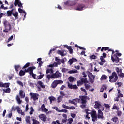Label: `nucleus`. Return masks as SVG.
Returning a JSON list of instances; mask_svg holds the SVG:
<instances>
[{"label":"nucleus","mask_w":124,"mask_h":124,"mask_svg":"<svg viewBox=\"0 0 124 124\" xmlns=\"http://www.w3.org/2000/svg\"><path fill=\"white\" fill-rule=\"evenodd\" d=\"M88 76L89 78H91L92 77H93L94 76L93 75V74H92V73L89 72L88 73Z\"/></svg>","instance_id":"nucleus-52"},{"label":"nucleus","mask_w":124,"mask_h":124,"mask_svg":"<svg viewBox=\"0 0 124 124\" xmlns=\"http://www.w3.org/2000/svg\"><path fill=\"white\" fill-rule=\"evenodd\" d=\"M67 84H68V87L69 89H73V90H78V86L75 85H73L72 84H70V82L69 81H68L67 82Z\"/></svg>","instance_id":"nucleus-10"},{"label":"nucleus","mask_w":124,"mask_h":124,"mask_svg":"<svg viewBox=\"0 0 124 124\" xmlns=\"http://www.w3.org/2000/svg\"><path fill=\"white\" fill-rule=\"evenodd\" d=\"M68 73L70 74H73L74 73H78V71L76 70H71L68 71Z\"/></svg>","instance_id":"nucleus-31"},{"label":"nucleus","mask_w":124,"mask_h":124,"mask_svg":"<svg viewBox=\"0 0 124 124\" xmlns=\"http://www.w3.org/2000/svg\"><path fill=\"white\" fill-rule=\"evenodd\" d=\"M9 87V83H4V88H8Z\"/></svg>","instance_id":"nucleus-60"},{"label":"nucleus","mask_w":124,"mask_h":124,"mask_svg":"<svg viewBox=\"0 0 124 124\" xmlns=\"http://www.w3.org/2000/svg\"><path fill=\"white\" fill-rule=\"evenodd\" d=\"M30 64H31V63H30V62L27 63L22 67V69H24V68H27V67H29V66H30Z\"/></svg>","instance_id":"nucleus-44"},{"label":"nucleus","mask_w":124,"mask_h":124,"mask_svg":"<svg viewBox=\"0 0 124 124\" xmlns=\"http://www.w3.org/2000/svg\"><path fill=\"white\" fill-rule=\"evenodd\" d=\"M3 93H10V92H11V90L10 88H8L6 89H3Z\"/></svg>","instance_id":"nucleus-27"},{"label":"nucleus","mask_w":124,"mask_h":124,"mask_svg":"<svg viewBox=\"0 0 124 124\" xmlns=\"http://www.w3.org/2000/svg\"><path fill=\"white\" fill-rule=\"evenodd\" d=\"M90 60H96V59H97V56L93 54L90 56Z\"/></svg>","instance_id":"nucleus-32"},{"label":"nucleus","mask_w":124,"mask_h":124,"mask_svg":"<svg viewBox=\"0 0 124 124\" xmlns=\"http://www.w3.org/2000/svg\"><path fill=\"white\" fill-rule=\"evenodd\" d=\"M95 79V76L92 77L91 78H89V82L91 83V84H93L94 83V79Z\"/></svg>","instance_id":"nucleus-21"},{"label":"nucleus","mask_w":124,"mask_h":124,"mask_svg":"<svg viewBox=\"0 0 124 124\" xmlns=\"http://www.w3.org/2000/svg\"><path fill=\"white\" fill-rule=\"evenodd\" d=\"M80 90L82 92H84V93H85V95H87L88 94V93L87 92V90H86V89H85V88L81 87L80 88Z\"/></svg>","instance_id":"nucleus-43"},{"label":"nucleus","mask_w":124,"mask_h":124,"mask_svg":"<svg viewBox=\"0 0 124 124\" xmlns=\"http://www.w3.org/2000/svg\"><path fill=\"white\" fill-rule=\"evenodd\" d=\"M60 96H61L62 97H63V98L64 97V96H65V93H64V91H60Z\"/></svg>","instance_id":"nucleus-33"},{"label":"nucleus","mask_w":124,"mask_h":124,"mask_svg":"<svg viewBox=\"0 0 124 124\" xmlns=\"http://www.w3.org/2000/svg\"><path fill=\"white\" fill-rule=\"evenodd\" d=\"M19 95L21 98H25V96H26V94L24 93V91L22 90L19 91Z\"/></svg>","instance_id":"nucleus-19"},{"label":"nucleus","mask_w":124,"mask_h":124,"mask_svg":"<svg viewBox=\"0 0 124 124\" xmlns=\"http://www.w3.org/2000/svg\"><path fill=\"white\" fill-rule=\"evenodd\" d=\"M60 77H62V74L59 71H57L55 73L52 74L51 76V78H53V79H58Z\"/></svg>","instance_id":"nucleus-9"},{"label":"nucleus","mask_w":124,"mask_h":124,"mask_svg":"<svg viewBox=\"0 0 124 124\" xmlns=\"http://www.w3.org/2000/svg\"><path fill=\"white\" fill-rule=\"evenodd\" d=\"M97 118L101 120H104V116H103V112L100 109L98 110V114L97 115Z\"/></svg>","instance_id":"nucleus-12"},{"label":"nucleus","mask_w":124,"mask_h":124,"mask_svg":"<svg viewBox=\"0 0 124 124\" xmlns=\"http://www.w3.org/2000/svg\"><path fill=\"white\" fill-rule=\"evenodd\" d=\"M29 95L30 96V99H33L34 101H36V100H38V96H39V95H38V94L31 92L29 93Z\"/></svg>","instance_id":"nucleus-6"},{"label":"nucleus","mask_w":124,"mask_h":124,"mask_svg":"<svg viewBox=\"0 0 124 124\" xmlns=\"http://www.w3.org/2000/svg\"><path fill=\"white\" fill-rule=\"evenodd\" d=\"M101 104L99 103L98 101H95V105H94V108L100 109Z\"/></svg>","instance_id":"nucleus-20"},{"label":"nucleus","mask_w":124,"mask_h":124,"mask_svg":"<svg viewBox=\"0 0 124 124\" xmlns=\"http://www.w3.org/2000/svg\"><path fill=\"white\" fill-rule=\"evenodd\" d=\"M118 76H119L121 78H124V73H123V72L121 74H119V73H118Z\"/></svg>","instance_id":"nucleus-58"},{"label":"nucleus","mask_w":124,"mask_h":124,"mask_svg":"<svg viewBox=\"0 0 124 124\" xmlns=\"http://www.w3.org/2000/svg\"><path fill=\"white\" fill-rule=\"evenodd\" d=\"M122 56V53H117L114 55V57H121Z\"/></svg>","instance_id":"nucleus-55"},{"label":"nucleus","mask_w":124,"mask_h":124,"mask_svg":"<svg viewBox=\"0 0 124 124\" xmlns=\"http://www.w3.org/2000/svg\"><path fill=\"white\" fill-rule=\"evenodd\" d=\"M46 77L50 81V79H53V78H52V75H46Z\"/></svg>","instance_id":"nucleus-38"},{"label":"nucleus","mask_w":124,"mask_h":124,"mask_svg":"<svg viewBox=\"0 0 124 124\" xmlns=\"http://www.w3.org/2000/svg\"><path fill=\"white\" fill-rule=\"evenodd\" d=\"M106 79H107V76L105 75H102L100 78V80L103 81V80H106Z\"/></svg>","instance_id":"nucleus-34"},{"label":"nucleus","mask_w":124,"mask_h":124,"mask_svg":"<svg viewBox=\"0 0 124 124\" xmlns=\"http://www.w3.org/2000/svg\"><path fill=\"white\" fill-rule=\"evenodd\" d=\"M64 46L68 49L70 54H73V49L71 46H68L67 45H65Z\"/></svg>","instance_id":"nucleus-18"},{"label":"nucleus","mask_w":124,"mask_h":124,"mask_svg":"<svg viewBox=\"0 0 124 124\" xmlns=\"http://www.w3.org/2000/svg\"><path fill=\"white\" fill-rule=\"evenodd\" d=\"M80 80L81 82L82 83H84V84H87V83H89V81H88V78H81Z\"/></svg>","instance_id":"nucleus-30"},{"label":"nucleus","mask_w":124,"mask_h":124,"mask_svg":"<svg viewBox=\"0 0 124 124\" xmlns=\"http://www.w3.org/2000/svg\"><path fill=\"white\" fill-rule=\"evenodd\" d=\"M115 70L117 72V73L118 75V73L119 74H121L123 72L122 69H120L119 68V67L115 68Z\"/></svg>","instance_id":"nucleus-28"},{"label":"nucleus","mask_w":124,"mask_h":124,"mask_svg":"<svg viewBox=\"0 0 124 124\" xmlns=\"http://www.w3.org/2000/svg\"><path fill=\"white\" fill-rule=\"evenodd\" d=\"M39 118L40 119L41 121L45 123L46 122V119H47V116L44 114H41L39 115Z\"/></svg>","instance_id":"nucleus-14"},{"label":"nucleus","mask_w":124,"mask_h":124,"mask_svg":"<svg viewBox=\"0 0 124 124\" xmlns=\"http://www.w3.org/2000/svg\"><path fill=\"white\" fill-rule=\"evenodd\" d=\"M14 5L15 6H17L18 5V7L20 8H23V5H22V3L21 1L19 0H15L14 2Z\"/></svg>","instance_id":"nucleus-13"},{"label":"nucleus","mask_w":124,"mask_h":124,"mask_svg":"<svg viewBox=\"0 0 124 124\" xmlns=\"http://www.w3.org/2000/svg\"><path fill=\"white\" fill-rule=\"evenodd\" d=\"M100 60H101V62H103L104 63H105L106 62L105 59H104V58L102 56L100 57Z\"/></svg>","instance_id":"nucleus-51"},{"label":"nucleus","mask_w":124,"mask_h":124,"mask_svg":"<svg viewBox=\"0 0 124 124\" xmlns=\"http://www.w3.org/2000/svg\"><path fill=\"white\" fill-rule=\"evenodd\" d=\"M84 87H85L86 90H89V89H91V85H90L88 83H85Z\"/></svg>","instance_id":"nucleus-36"},{"label":"nucleus","mask_w":124,"mask_h":124,"mask_svg":"<svg viewBox=\"0 0 124 124\" xmlns=\"http://www.w3.org/2000/svg\"><path fill=\"white\" fill-rule=\"evenodd\" d=\"M68 110L67 109H62L59 111V113H67Z\"/></svg>","instance_id":"nucleus-45"},{"label":"nucleus","mask_w":124,"mask_h":124,"mask_svg":"<svg viewBox=\"0 0 124 124\" xmlns=\"http://www.w3.org/2000/svg\"><path fill=\"white\" fill-rule=\"evenodd\" d=\"M85 7H86V5H85V4H78L77 7L75 8V10L82 11V10H84V8H85Z\"/></svg>","instance_id":"nucleus-8"},{"label":"nucleus","mask_w":124,"mask_h":124,"mask_svg":"<svg viewBox=\"0 0 124 124\" xmlns=\"http://www.w3.org/2000/svg\"><path fill=\"white\" fill-rule=\"evenodd\" d=\"M34 69H36V67L35 66L30 67V68H29V74L31 76H32L33 79L35 80L36 79V74L33 73V70Z\"/></svg>","instance_id":"nucleus-5"},{"label":"nucleus","mask_w":124,"mask_h":124,"mask_svg":"<svg viewBox=\"0 0 124 124\" xmlns=\"http://www.w3.org/2000/svg\"><path fill=\"white\" fill-rule=\"evenodd\" d=\"M63 84V81L62 80H54L53 82L51 83V87L52 89H56L57 88V86L59 84Z\"/></svg>","instance_id":"nucleus-4"},{"label":"nucleus","mask_w":124,"mask_h":124,"mask_svg":"<svg viewBox=\"0 0 124 124\" xmlns=\"http://www.w3.org/2000/svg\"><path fill=\"white\" fill-rule=\"evenodd\" d=\"M30 67H28L27 69H25L24 71L21 70L19 73V76H24V75L26 74V73H29L30 71Z\"/></svg>","instance_id":"nucleus-11"},{"label":"nucleus","mask_w":124,"mask_h":124,"mask_svg":"<svg viewBox=\"0 0 124 124\" xmlns=\"http://www.w3.org/2000/svg\"><path fill=\"white\" fill-rule=\"evenodd\" d=\"M41 109L42 112H48V109L45 108V105H44V104H43V105L41 106Z\"/></svg>","instance_id":"nucleus-22"},{"label":"nucleus","mask_w":124,"mask_h":124,"mask_svg":"<svg viewBox=\"0 0 124 124\" xmlns=\"http://www.w3.org/2000/svg\"><path fill=\"white\" fill-rule=\"evenodd\" d=\"M13 10H14V9H12L11 10L7 11L8 17H10V16H11V15L13 14Z\"/></svg>","instance_id":"nucleus-26"},{"label":"nucleus","mask_w":124,"mask_h":124,"mask_svg":"<svg viewBox=\"0 0 124 124\" xmlns=\"http://www.w3.org/2000/svg\"><path fill=\"white\" fill-rule=\"evenodd\" d=\"M62 107L64 108L65 109H69V106H66L64 104L62 105Z\"/></svg>","instance_id":"nucleus-62"},{"label":"nucleus","mask_w":124,"mask_h":124,"mask_svg":"<svg viewBox=\"0 0 124 124\" xmlns=\"http://www.w3.org/2000/svg\"><path fill=\"white\" fill-rule=\"evenodd\" d=\"M84 111L86 115H89V114L91 115L92 122H93L97 121V113H96V111L92 110L90 112H89V111H90L89 109H85Z\"/></svg>","instance_id":"nucleus-1"},{"label":"nucleus","mask_w":124,"mask_h":124,"mask_svg":"<svg viewBox=\"0 0 124 124\" xmlns=\"http://www.w3.org/2000/svg\"><path fill=\"white\" fill-rule=\"evenodd\" d=\"M64 88H66L65 86L64 85H62L61 87H60V91H62L63 90H64Z\"/></svg>","instance_id":"nucleus-56"},{"label":"nucleus","mask_w":124,"mask_h":124,"mask_svg":"<svg viewBox=\"0 0 124 124\" xmlns=\"http://www.w3.org/2000/svg\"><path fill=\"white\" fill-rule=\"evenodd\" d=\"M17 83L20 86H21V87H24V84H23V82H22L20 81H17Z\"/></svg>","instance_id":"nucleus-53"},{"label":"nucleus","mask_w":124,"mask_h":124,"mask_svg":"<svg viewBox=\"0 0 124 124\" xmlns=\"http://www.w3.org/2000/svg\"><path fill=\"white\" fill-rule=\"evenodd\" d=\"M37 85H39L40 86L41 88H42L43 89H44L45 88V85H43V82L41 81H38L37 82Z\"/></svg>","instance_id":"nucleus-25"},{"label":"nucleus","mask_w":124,"mask_h":124,"mask_svg":"<svg viewBox=\"0 0 124 124\" xmlns=\"http://www.w3.org/2000/svg\"><path fill=\"white\" fill-rule=\"evenodd\" d=\"M17 110L18 114H22L23 112L22 111V110H21V108H20V107L17 106Z\"/></svg>","instance_id":"nucleus-39"},{"label":"nucleus","mask_w":124,"mask_h":124,"mask_svg":"<svg viewBox=\"0 0 124 124\" xmlns=\"http://www.w3.org/2000/svg\"><path fill=\"white\" fill-rule=\"evenodd\" d=\"M119 120V118L117 117H114L111 119V121H113L114 123H117L118 121Z\"/></svg>","instance_id":"nucleus-37"},{"label":"nucleus","mask_w":124,"mask_h":124,"mask_svg":"<svg viewBox=\"0 0 124 124\" xmlns=\"http://www.w3.org/2000/svg\"><path fill=\"white\" fill-rule=\"evenodd\" d=\"M57 54H58V55H60V56H62V57H63L66 55V54H64V50H58L57 51Z\"/></svg>","instance_id":"nucleus-23"},{"label":"nucleus","mask_w":124,"mask_h":124,"mask_svg":"<svg viewBox=\"0 0 124 124\" xmlns=\"http://www.w3.org/2000/svg\"><path fill=\"white\" fill-rule=\"evenodd\" d=\"M18 12H19V13H26L25 10H23V9L20 8H18Z\"/></svg>","instance_id":"nucleus-50"},{"label":"nucleus","mask_w":124,"mask_h":124,"mask_svg":"<svg viewBox=\"0 0 124 124\" xmlns=\"http://www.w3.org/2000/svg\"><path fill=\"white\" fill-rule=\"evenodd\" d=\"M62 123H63V124H66V122H67V119L64 118L62 120Z\"/></svg>","instance_id":"nucleus-63"},{"label":"nucleus","mask_w":124,"mask_h":124,"mask_svg":"<svg viewBox=\"0 0 124 124\" xmlns=\"http://www.w3.org/2000/svg\"><path fill=\"white\" fill-rule=\"evenodd\" d=\"M79 98L81 100L82 104H87V100H90V98L86 95L79 96Z\"/></svg>","instance_id":"nucleus-7"},{"label":"nucleus","mask_w":124,"mask_h":124,"mask_svg":"<svg viewBox=\"0 0 124 124\" xmlns=\"http://www.w3.org/2000/svg\"><path fill=\"white\" fill-rule=\"evenodd\" d=\"M68 70L65 68H62V70H61V71L62 72H63V73H65L66 72H67Z\"/></svg>","instance_id":"nucleus-61"},{"label":"nucleus","mask_w":124,"mask_h":124,"mask_svg":"<svg viewBox=\"0 0 124 124\" xmlns=\"http://www.w3.org/2000/svg\"><path fill=\"white\" fill-rule=\"evenodd\" d=\"M3 24L5 28V30L3 31V32L7 33H8V31L11 30V24L6 19L3 21Z\"/></svg>","instance_id":"nucleus-2"},{"label":"nucleus","mask_w":124,"mask_h":124,"mask_svg":"<svg viewBox=\"0 0 124 124\" xmlns=\"http://www.w3.org/2000/svg\"><path fill=\"white\" fill-rule=\"evenodd\" d=\"M20 65H15L14 66V68L15 69H16V72H18V71H19V69L20 68Z\"/></svg>","instance_id":"nucleus-40"},{"label":"nucleus","mask_w":124,"mask_h":124,"mask_svg":"<svg viewBox=\"0 0 124 124\" xmlns=\"http://www.w3.org/2000/svg\"><path fill=\"white\" fill-rule=\"evenodd\" d=\"M87 105L86 104H82L80 105L81 108H82V109H84L85 108H86Z\"/></svg>","instance_id":"nucleus-54"},{"label":"nucleus","mask_w":124,"mask_h":124,"mask_svg":"<svg viewBox=\"0 0 124 124\" xmlns=\"http://www.w3.org/2000/svg\"><path fill=\"white\" fill-rule=\"evenodd\" d=\"M17 107H16V108L14 106H13L12 107V109L11 110V112H12V111H16V110H17Z\"/></svg>","instance_id":"nucleus-59"},{"label":"nucleus","mask_w":124,"mask_h":124,"mask_svg":"<svg viewBox=\"0 0 124 124\" xmlns=\"http://www.w3.org/2000/svg\"><path fill=\"white\" fill-rule=\"evenodd\" d=\"M48 99L50 101H55V100H56V98H55V97L54 96L49 97Z\"/></svg>","instance_id":"nucleus-47"},{"label":"nucleus","mask_w":124,"mask_h":124,"mask_svg":"<svg viewBox=\"0 0 124 124\" xmlns=\"http://www.w3.org/2000/svg\"><path fill=\"white\" fill-rule=\"evenodd\" d=\"M65 5H70L72 6L73 5H75L76 3L74 1H67L66 2H64Z\"/></svg>","instance_id":"nucleus-15"},{"label":"nucleus","mask_w":124,"mask_h":124,"mask_svg":"<svg viewBox=\"0 0 124 124\" xmlns=\"http://www.w3.org/2000/svg\"><path fill=\"white\" fill-rule=\"evenodd\" d=\"M117 115L118 117H120V116L122 115V111L120 110L117 111Z\"/></svg>","instance_id":"nucleus-57"},{"label":"nucleus","mask_w":124,"mask_h":124,"mask_svg":"<svg viewBox=\"0 0 124 124\" xmlns=\"http://www.w3.org/2000/svg\"><path fill=\"white\" fill-rule=\"evenodd\" d=\"M68 80H69V82H70V83H73V82H74V81L76 80V78H75L74 77L70 76L68 78Z\"/></svg>","instance_id":"nucleus-24"},{"label":"nucleus","mask_w":124,"mask_h":124,"mask_svg":"<svg viewBox=\"0 0 124 124\" xmlns=\"http://www.w3.org/2000/svg\"><path fill=\"white\" fill-rule=\"evenodd\" d=\"M16 100L18 102V104H21L22 103V100L20 99V97H19V95H16Z\"/></svg>","instance_id":"nucleus-29"},{"label":"nucleus","mask_w":124,"mask_h":124,"mask_svg":"<svg viewBox=\"0 0 124 124\" xmlns=\"http://www.w3.org/2000/svg\"><path fill=\"white\" fill-rule=\"evenodd\" d=\"M77 62V59L76 58H72V59H70L68 61V63H69L70 65H72V64L74 62Z\"/></svg>","instance_id":"nucleus-17"},{"label":"nucleus","mask_w":124,"mask_h":124,"mask_svg":"<svg viewBox=\"0 0 124 124\" xmlns=\"http://www.w3.org/2000/svg\"><path fill=\"white\" fill-rule=\"evenodd\" d=\"M63 98L62 97H61V96H59L57 98V102L58 103H60L61 101H62V99Z\"/></svg>","instance_id":"nucleus-46"},{"label":"nucleus","mask_w":124,"mask_h":124,"mask_svg":"<svg viewBox=\"0 0 124 124\" xmlns=\"http://www.w3.org/2000/svg\"><path fill=\"white\" fill-rule=\"evenodd\" d=\"M112 62H115L116 63H118L120 62V58L118 56H111Z\"/></svg>","instance_id":"nucleus-16"},{"label":"nucleus","mask_w":124,"mask_h":124,"mask_svg":"<svg viewBox=\"0 0 124 124\" xmlns=\"http://www.w3.org/2000/svg\"><path fill=\"white\" fill-rule=\"evenodd\" d=\"M68 122L67 124H71L73 122V119H72V118H70L68 119Z\"/></svg>","instance_id":"nucleus-48"},{"label":"nucleus","mask_w":124,"mask_h":124,"mask_svg":"<svg viewBox=\"0 0 124 124\" xmlns=\"http://www.w3.org/2000/svg\"><path fill=\"white\" fill-rule=\"evenodd\" d=\"M77 84L78 87H80V86H82L83 85V82H82V80L81 79L77 81Z\"/></svg>","instance_id":"nucleus-41"},{"label":"nucleus","mask_w":124,"mask_h":124,"mask_svg":"<svg viewBox=\"0 0 124 124\" xmlns=\"http://www.w3.org/2000/svg\"><path fill=\"white\" fill-rule=\"evenodd\" d=\"M13 39V35L11 36L8 39L7 42H9L10 41H11Z\"/></svg>","instance_id":"nucleus-64"},{"label":"nucleus","mask_w":124,"mask_h":124,"mask_svg":"<svg viewBox=\"0 0 124 124\" xmlns=\"http://www.w3.org/2000/svg\"><path fill=\"white\" fill-rule=\"evenodd\" d=\"M13 15L15 17V19L17 20L18 18V13L17 12H16L15 13H13Z\"/></svg>","instance_id":"nucleus-35"},{"label":"nucleus","mask_w":124,"mask_h":124,"mask_svg":"<svg viewBox=\"0 0 124 124\" xmlns=\"http://www.w3.org/2000/svg\"><path fill=\"white\" fill-rule=\"evenodd\" d=\"M43 77H44V75H40L37 76V79H38V80H41V79H42Z\"/></svg>","instance_id":"nucleus-42"},{"label":"nucleus","mask_w":124,"mask_h":124,"mask_svg":"<svg viewBox=\"0 0 124 124\" xmlns=\"http://www.w3.org/2000/svg\"><path fill=\"white\" fill-rule=\"evenodd\" d=\"M109 81L110 83H116L118 81V79H119L117 73L116 72H112L111 75L109 77Z\"/></svg>","instance_id":"nucleus-3"},{"label":"nucleus","mask_w":124,"mask_h":124,"mask_svg":"<svg viewBox=\"0 0 124 124\" xmlns=\"http://www.w3.org/2000/svg\"><path fill=\"white\" fill-rule=\"evenodd\" d=\"M33 124H40V123L35 119H33Z\"/></svg>","instance_id":"nucleus-49"}]
</instances>
